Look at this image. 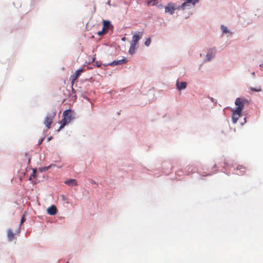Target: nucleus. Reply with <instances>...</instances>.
I'll list each match as a JSON object with an SVG mask.
<instances>
[{"label": "nucleus", "instance_id": "obj_1", "mask_svg": "<svg viewBox=\"0 0 263 263\" xmlns=\"http://www.w3.org/2000/svg\"><path fill=\"white\" fill-rule=\"evenodd\" d=\"M247 100L237 98L235 100V104L237 107L235 109H233L232 115V120L233 123H236L238 119L241 115L242 110L243 109L246 104H248Z\"/></svg>", "mask_w": 263, "mask_h": 263}, {"label": "nucleus", "instance_id": "obj_2", "mask_svg": "<svg viewBox=\"0 0 263 263\" xmlns=\"http://www.w3.org/2000/svg\"><path fill=\"white\" fill-rule=\"evenodd\" d=\"M63 119L62 120V124L58 129L59 131L67 124L69 123L72 119L71 111L69 109L65 110L63 113Z\"/></svg>", "mask_w": 263, "mask_h": 263}, {"label": "nucleus", "instance_id": "obj_3", "mask_svg": "<svg viewBox=\"0 0 263 263\" xmlns=\"http://www.w3.org/2000/svg\"><path fill=\"white\" fill-rule=\"evenodd\" d=\"M56 110L55 109H52L51 112L47 114L45 117L44 121V124L45 125L47 130L50 128L51 125L56 115Z\"/></svg>", "mask_w": 263, "mask_h": 263}, {"label": "nucleus", "instance_id": "obj_4", "mask_svg": "<svg viewBox=\"0 0 263 263\" xmlns=\"http://www.w3.org/2000/svg\"><path fill=\"white\" fill-rule=\"evenodd\" d=\"M179 9H181L180 6H177V5L173 3H169L165 7V12L173 14L174 13V11L175 10Z\"/></svg>", "mask_w": 263, "mask_h": 263}, {"label": "nucleus", "instance_id": "obj_5", "mask_svg": "<svg viewBox=\"0 0 263 263\" xmlns=\"http://www.w3.org/2000/svg\"><path fill=\"white\" fill-rule=\"evenodd\" d=\"M84 69L80 68L77 70H76L74 73L71 75L70 77V80L71 81V84L73 85L74 82L76 80L79 78V77L81 75V74L83 72Z\"/></svg>", "mask_w": 263, "mask_h": 263}, {"label": "nucleus", "instance_id": "obj_6", "mask_svg": "<svg viewBox=\"0 0 263 263\" xmlns=\"http://www.w3.org/2000/svg\"><path fill=\"white\" fill-rule=\"evenodd\" d=\"M142 36V32H138V34H135L133 36L132 41L130 43L136 45Z\"/></svg>", "mask_w": 263, "mask_h": 263}, {"label": "nucleus", "instance_id": "obj_7", "mask_svg": "<svg viewBox=\"0 0 263 263\" xmlns=\"http://www.w3.org/2000/svg\"><path fill=\"white\" fill-rule=\"evenodd\" d=\"M47 211L48 214L50 215H54L57 213L58 210L54 205H52L47 209Z\"/></svg>", "mask_w": 263, "mask_h": 263}, {"label": "nucleus", "instance_id": "obj_8", "mask_svg": "<svg viewBox=\"0 0 263 263\" xmlns=\"http://www.w3.org/2000/svg\"><path fill=\"white\" fill-rule=\"evenodd\" d=\"M215 53V48L213 49H210L207 54L206 55L205 57V61H209L211 60V59L214 57Z\"/></svg>", "mask_w": 263, "mask_h": 263}, {"label": "nucleus", "instance_id": "obj_9", "mask_svg": "<svg viewBox=\"0 0 263 263\" xmlns=\"http://www.w3.org/2000/svg\"><path fill=\"white\" fill-rule=\"evenodd\" d=\"M127 62V60L125 58L119 60H115L112 62L109 65L112 66H115L118 65H121Z\"/></svg>", "mask_w": 263, "mask_h": 263}, {"label": "nucleus", "instance_id": "obj_10", "mask_svg": "<svg viewBox=\"0 0 263 263\" xmlns=\"http://www.w3.org/2000/svg\"><path fill=\"white\" fill-rule=\"evenodd\" d=\"M187 83L185 82L179 83L178 81L176 83V86L179 90L185 89L186 87Z\"/></svg>", "mask_w": 263, "mask_h": 263}, {"label": "nucleus", "instance_id": "obj_11", "mask_svg": "<svg viewBox=\"0 0 263 263\" xmlns=\"http://www.w3.org/2000/svg\"><path fill=\"white\" fill-rule=\"evenodd\" d=\"M65 183L69 186H76L77 185V182L76 179H71L67 180L65 181Z\"/></svg>", "mask_w": 263, "mask_h": 263}, {"label": "nucleus", "instance_id": "obj_12", "mask_svg": "<svg viewBox=\"0 0 263 263\" xmlns=\"http://www.w3.org/2000/svg\"><path fill=\"white\" fill-rule=\"evenodd\" d=\"M236 170L237 171V170H240V172L239 173H237L238 175H243L245 173V170H246V167L245 166H243V165H238Z\"/></svg>", "mask_w": 263, "mask_h": 263}, {"label": "nucleus", "instance_id": "obj_13", "mask_svg": "<svg viewBox=\"0 0 263 263\" xmlns=\"http://www.w3.org/2000/svg\"><path fill=\"white\" fill-rule=\"evenodd\" d=\"M103 30H106L109 28V27L110 26V23L109 21L104 20L103 22Z\"/></svg>", "mask_w": 263, "mask_h": 263}, {"label": "nucleus", "instance_id": "obj_14", "mask_svg": "<svg viewBox=\"0 0 263 263\" xmlns=\"http://www.w3.org/2000/svg\"><path fill=\"white\" fill-rule=\"evenodd\" d=\"M136 45L130 43V48L129 50V54H133L135 53V50H136Z\"/></svg>", "mask_w": 263, "mask_h": 263}, {"label": "nucleus", "instance_id": "obj_15", "mask_svg": "<svg viewBox=\"0 0 263 263\" xmlns=\"http://www.w3.org/2000/svg\"><path fill=\"white\" fill-rule=\"evenodd\" d=\"M148 4L149 5L155 6L157 4V0H151L148 2Z\"/></svg>", "mask_w": 263, "mask_h": 263}, {"label": "nucleus", "instance_id": "obj_16", "mask_svg": "<svg viewBox=\"0 0 263 263\" xmlns=\"http://www.w3.org/2000/svg\"><path fill=\"white\" fill-rule=\"evenodd\" d=\"M50 165L48 166H46V167H41L40 168V171L41 172H45L46 171H47L48 169H49V168L50 167Z\"/></svg>", "mask_w": 263, "mask_h": 263}, {"label": "nucleus", "instance_id": "obj_17", "mask_svg": "<svg viewBox=\"0 0 263 263\" xmlns=\"http://www.w3.org/2000/svg\"><path fill=\"white\" fill-rule=\"evenodd\" d=\"M221 29L223 33H227L229 32V31L228 30L227 28L223 25H221Z\"/></svg>", "mask_w": 263, "mask_h": 263}, {"label": "nucleus", "instance_id": "obj_18", "mask_svg": "<svg viewBox=\"0 0 263 263\" xmlns=\"http://www.w3.org/2000/svg\"><path fill=\"white\" fill-rule=\"evenodd\" d=\"M250 90L251 91H256V92H259V91H261V89L260 87H259V88H253V87H251L250 88Z\"/></svg>", "mask_w": 263, "mask_h": 263}, {"label": "nucleus", "instance_id": "obj_19", "mask_svg": "<svg viewBox=\"0 0 263 263\" xmlns=\"http://www.w3.org/2000/svg\"><path fill=\"white\" fill-rule=\"evenodd\" d=\"M151 42V38L149 37V38L147 39L146 41L145 42V45L146 46H148L150 45Z\"/></svg>", "mask_w": 263, "mask_h": 263}, {"label": "nucleus", "instance_id": "obj_20", "mask_svg": "<svg viewBox=\"0 0 263 263\" xmlns=\"http://www.w3.org/2000/svg\"><path fill=\"white\" fill-rule=\"evenodd\" d=\"M105 33H106V31L105 30H103V28H102V30L101 31H99L97 34L99 35V36H101L103 34H104Z\"/></svg>", "mask_w": 263, "mask_h": 263}, {"label": "nucleus", "instance_id": "obj_21", "mask_svg": "<svg viewBox=\"0 0 263 263\" xmlns=\"http://www.w3.org/2000/svg\"><path fill=\"white\" fill-rule=\"evenodd\" d=\"M35 173H36V170H34L33 171L32 174L30 176V180L32 179V178H34L35 177Z\"/></svg>", "mask_w": 263, "mask_h": 263}, {"label": "nucleus", "instance_id": "obj_22", "mask_svg": "<svg viewBox=\"0 0 263 263\" xmlns=\"http://www.w3.org/2000/svg\"><path fill=\"white\" fill-rule=\"evenodd\" d=\"M25 221V216L23 215L21 218V223H23Z\"/></svg>", "mask_w": 263, "mask_h": 263}, {"label": "nucleus", "instance_id": "obj_23", "mask_svg": "<svg viewBox=\"0 0 263 263\" xmlns=\"http://www.w3.org/2000/svg\"><path fill=\"white\" fill-rule=\"evenodd\" d=\"M192 166H187V169L189 170L190 168H191Z\"/></svg>", "mask_w": 263, "mask_h": 263}, {"label": "nucleus", "instance_id": "obj_24", "mask_svg": "<svg viewBox=\"0 0 263 263\" xmlns=\"http://www.w3.org/2000/svg\"><path fill=\"white\" fill-rule=\"evenodd\" d=\"M125 37H123V38H122V40H123V41H124V40H125Z\"/></svg>", "mask_w": 263, "mask_h": 263}, {"label": "nucleus", "instance_id": "obj_25", "mask_svg": "<svg viewBox=\"0 0 263 263\" xmlns=\"http://www.w3.org/2000/svg\"><path fill=\"white\" fill-rule=\"evenodd\" d=\"M97 65H98V67L100 66V65H98V64H97Z\"/></svg>", "mask_w": 263, "mask_h": 263}, {"label": "nucleus", "instance_id": "obj_26", "mask_svg": "<svg viewBox=\"0 0 263 263\" xmlns=\"http://www.w3.org/2000/svg\"><path fill=\"white\" fill-rule=\"evenodd\" d=\"M97 65H98V67L100 66V65H98V64H97Z\"/></svg>", "mask_w": 263, "mask_h": 263}]
</instances>
